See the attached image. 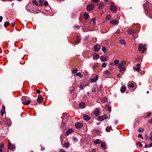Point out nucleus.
<instances>
[{
  "label": "nucleus",
  "mask_w": 152,
  "mask_h": 152,
  "mask_svg": "<svg viewBox=\"0 0 152 152\" xmlns=\"http://www.w3.org/2000/svg\"><path fill=\"white\" fill-rule=\"evenodd\" d=\"M8 147L9 149L12 150H13L15 148V146L11 143L10 142H9L8 143Z\"/></svg>",
  "instance_id": "obj_1"
},
{
  "label": "nucleus",
  "mask_w": 152,
  "mask_h": 152,
  "mask_svg": "<svg viewBox=\"0 0 152 152\" xmlns=\"http://www.w3.org/2000/svg\"><path fill=\"white\" fill-rule=\"evenodd\" d=\"M108 117L106 115H103L99 116L98 118V120L99 121H102L105 119H107Z\"/></svg>",
  "instance_id": "obj_2"
},
{
  "label": "nucleus",
  "mask_w": 152,
  "mask_h": 152,
  "mask_svg": "<svg viewBox=\"0 0 152 152\" xmlns=\"http://www.w3.org/2000/svg\"><path fill=\"white\" fill-rule=\"evenodd\" d=\"M94 7V4H89L87 7V9L88 10L90 11L93 9Z\"/></svg>",
  "instance_id": "obj_3"
},
{
  "label": "nucleus",
  "mask_w": 152,
  "mask_h": 152,
  "mask_svg": "<svg viewBox=\"0 0 152 152\" xmlns=\"http://www.w3.org/2000/svg\"><path fill=\"white\" fill-rule=\"evenodd\" d=\"M126 64V62L125 61H122L121 63L119 64L118 66V68H120L121 67H125L124 66Z\"/></svg>",
  "instance_id": "obj_4"
},
{
  "label": "nucleus",
  "mask_w": 152,
  "mask_h": 152,
  "mask_svg": "<svg viewBox=\"0 0 152 152\" xmlns=\"http://www.w3.org/2000/svg\"><path fill=\"white\" fill-rule=\"evenodd\" d=\"M75 126L77 129L81 128L83 126V124L80 122L76 123L75 124Z\"/></svg>",
  "instance_id": "obj_5"
},
{
  "label": "nucleus",
  "mask_w": 152,
  "mask_h": 152,
  "mask_svg": "<svg viewBox=\"0 0 152 152\" xmlns=\"http://www.w3.org/2000/svg\"><path fill=\"white\" fill-rule=\"evenodd\" d=\"M127 32L129 34H134L136 32V31L133 29H129L128 30Z\"/></svg>",
  "instance_id": "obj_6"
},
{
  "label": "nucleus",
  "mask_w": 152,
  "mask_h": 152,
  "mask_svg": "<svg viewBox=\"0 0 152 152\" xmlns=\"http://www.w3.org/2000/svg\"><path fill=\"white\" fill-rule=\"evenodd\" d=\"M100 48V46L99 44H96L94 48V50L96 52H97L99 51Z\"/></svg>",
  "instance_id": "obj_7"
},
{
  "label": "nucleus",
  "mask_w": 152,
  "mask_h": 152,
  "mask_svg": "<svg viewBox=\"0 0 152 152\" xmlns=\"http://www.w3.org/2000/svg\"><path fill=\"white\" fill-rule=\"evenodd\" d=\"M5 107L4 105H3L2 109L1 111V116H3L4 113Z\"/></svg>",
  "instance_id": "obj_8"
},
{
  "label": "nucleus",
  "mask_w": 152,
  "mask_h": 152,
  "mask_svg": "<svg viewBox=\"0 0 152 152\" xmlns=\"http://www.w3.org/2000/svg\"><path fill=\"white\" fill-rule=\"evenodd\" d=\"M110 9L113 12H115L116 10V7L112 5L110 6Z\"/></svg>",
  "instance_id": "obj_9"
},
{
  "label": "nucleus",
  "mask_w": 152,
  "mask_h": 152,
  "mask_svg": "<svg viewBox=\"0 0 152 152\" xmlns=\"http://www.w3.org/2000/svg\"><path fill=\"white\" fill-rule=\"evenodd\" d=\"M94 113L96 116H98L99 113V110L97 108H96L94 111Z\"/></svg>",
  "instance_id": "obj_10"
},
{
  "label": "nucleus",
  "mask_w": 152,
  "mask_h": 152,
  "mask_svg": "<svg viewBox=\"0 0 152 152\" xmlns=\"http://www.w3.org/2000/svg\"><path fill=\"white\" fill-rule=\"evenodd\" d=\"M85 103L84 102H81L79 105V106L80 108H84L85 107Z\"/></svg>",
  "instance_id": "obj_11"
},
{
  "label": "nucleus",
  "mask_w": 152,
  "mask_h": 152,
  "mask_svg": "<svg viewBox=\"0 0 152 152\" xmlns=\"http://www.w3.org/2000/svg\"><path fill=\"white\" fill-rule=\"evenodd\" d=\"M98 78V77L97 75H96L95 77L94 78H91V81L93 82L94 83L96 82Z\"/></svg>",
  "instance_id": "obj_12"
},
{
  "label": "nucleus",
  "mask_w": 152,
  "mask_h": 152,
  "mask_svg": "<svg viewBox=\"0 0 152 152\" xmlns=\"http://www.w3.org/2000/svg\"><path fill=\"white\" fill-rule=\"evenodd\" d=\"M83 118L86 121H88L90 119V117L86 114L83 115Z\"/></svg>",
  "instance_id": "obj_13"
},
{
  "label": "nucleus",
  "mask_w": 152,
  "mask_h": 152,
  "mask_svg": "<svg viewBox=\"0 0 152 152\" xmlns=\"http://www.w3.org/2000/svg\"><path fill=\"white\" fill-rule=\"evenodd\" d=\"M99 58V55L96 54V53H95L93 55V58L94 60H97L98 58Z\"/></svg>",
  "instance_id": "obj_14"
},
{
  "label": "nucleus",
  "mask_w": 152,
  "mask_h": 152,
  "mask_svg": "<svg viewBox=\"0 0 152 152\" xmlns=\"http://www.w3.org/2000/svg\"><path fill=\"white\" fill-rule=\"evenodd\" d=\"M73 132V130L72 129H68L66 132V135H67L70 134Z\"/></svg>",
  "instance_id": "obj_15"
},
{
  "label": "nucleus",
  "mask_w": 152,
  "mask_h": 152,
  "mask_svg": "<svg viewBox=\"0 0 152 152\" xmlns=\"http://www.w3.org/2000/svg\"><path fill=\"white\" fill-rule=\"evenodd\" d=\"M43 99L42 96H40L37 98V101L39 103H41Z\"/></svg>",
  "instance_id": "obj_16"
},
{
  "label": "nucleus",
  "mask_w": 152,
  "mask_h": 152,
  "mask_svg": "<svg viewBox=\"0 0 152 152\" xmlns=\"http://www.w3.org/2000/svg\"><path fill=\"white\" fill-rule=\"evenodd\" d=\"M126 90V87L124 86H122L121 88V93L124 92Z\"/></svg>",
  "instance_id": "obj_17"
},
{
  "label": "nucleus",
  "mask_w": 152,
  "mask_h": 152,
  "mask_svg": "<svg viewBox=\"0 0 152 152\" xmlns=\"http://www.w3.org/2000/svg\"><path fill=\"white\" fill-rule=\"evenodd\" d=\"M100 59L102 61H106L107 59V58L106 57H105L103 56H101L100 57Z\"/></svg>",
  "instance_id": "obj_18"
},
{
  "label": "nucleus",
  "mask_w": 152,
  "mask_h": 152,
  "mask_svg": "<svg viewBox=\"0 0 152 152\" xmlns=\"http://www.w3.org/2000/svg\"><path fill=\"white\" fill-rule=\"evenodd\" d=\"M30 102L31 101L30 100H28L26 102H23V101L22 102V103L23 104L25 105H29L30 104Z\"/></svg>",
  "instance_id": "obj_19"
},
{
  "label": "nucleus",
  "mask_w": 152,
  "mask_h": 152,
  "mask_svg": "<svg viewBox=\"0 0 152 152\" xmlns=\"http://www.w3.org/2000/svg\"><path fill=\"white\" fill-rule=\"evenodd\" d=\"M110 23L111 24H117L118 23V22L115 20H112L110 21Z\"/></svg>",
  "instance_id": "obj_20"
},
{
  "label": "nucleus",
  "mask_w": 152,
  "mask_h": 152,
  "mask_svg": "<svg viewBox=\"0 0 152 152\" xmlns=\"http://www.w3.org/2000/svg\"><path fill=\"white\" fill-rule=\"evenodd\" d=\"M98 6L99 9H101L104 6V5L102 3H99L98 4Z\"/></svg>",
  "instance_id": "obj_21"
},
{
  "label": "nucleus",
  "mask_w": 152,
  "mask_h": 152,
  "mask_svg": "<svg viewBox=\"0 0 152 152\" xmlns=\"http://www.w3.org/2000/svg\"><path fill=\"white\" fill-rule=\"evenodd\" d=\"M84 18L85 20H87L88 17V14L86 13H85L84 14Z\"/></svg>",
  "instance_id": "obj_22"
},
{
  "label": "nucleus",
  "mask_w": 152,
  "mask_h": 152,
  "mask_svg": "<svg viewBox=\"0 0 152 152\" xmlns=\"http://www.w3.org/2000/svg\"><path fill=\"white\" fill-rule=\"evenodd\" d=\"M80 39L79 37L78 36H77L76 38V40L75 41V42L76 43L78 44L79 43L80 41Z\"/></svg>",
  "instance_id": "obj_23"
},
{
  "label": "nucleus",
  "mask_w": 152,
  "mask_h": 152,
  "mask_svg": "<svg viewBox=\"0 0 152 152\" xmlns=\"http://www.w3.org/2000/svg\"><path fill=\"white\" fill-rule=\"evenodd\" d=\"M101 142V141L99 139H97L94 142V143L95 144H97L100 143Z\"/></svg>",
  "instance_id": "obj_24"
},
{
  "label": "nucleus",
  "mask_w": 152,
  "mask_h": 152,
  "mask_svg": "<svg viewBox=\"0 0 152 152\" xmlns=\"http://www.w3.org/2000/svg\"><path fill=\"white\" fill-rule=\"evenodd\" d=\"M6 122L8 125L10 126L11 125V122L10 119H7L6 120Z\"/></svg>",
  "instance_id": "obj_25"
},
{
  "label": "nucleus",
  "mask_w": 152,
  "mask_h": 152,
  "mask_svg": "<svg viewBox=\"0 0 152 152\" xmlns=\"http://www.w3.org/2000/svg\"><path fill=\"white\" fill-rule=\"evenodd\" d=\"M32 3L35 5H36L37 6H39L38 3L37 1L36 0H32Z\"/></svg>",
  "instance_id": "obj_26"
},
{
  "label": "nucleus",
  "mask_w": 152,
  "mask_h": 152,
  "mask_svg": "<svg viewBox=\"0 0 152 152\" xmlns=\"http://www.w3.org/2000/svg\"><path fill=\"white\" fill-rule=\"evenodd\" d=\"M76 76H79L81 78H82L83 77V75L81 74V73L80 72H78L76 73Z\"/></svg>",
  "instance_id": "obj_27"
},
{
  "label": "nucleus",
  "mask_w": 152,
  "mask_h": 152,
  "mask_svg": "<svg viewBox=\"0 0 152 152\" xmlns=\"http://www.w3.org/2000/svg\"><path fill=\"white\" fill-rule=\"evenodd\" d=\"M119 42L122 45H125L126 44L125 41L123 39L120 40Z\"/></svg>",
  "instance_id": "obj_28"
},
{
  "label": "nucleus",
  "mask_w": 152,
  "mask_h": 152,
  "mask_svg": "<svg viewBox=\"0 0 152 152\" xmlns=\"http://www.w3.org/2000/svg\"><path fill=\"white\" fill-rule=\"evenodd\" d=\"M44 1L42 0H39V3L40 5L39 6H42L44 5V4H43Z\"/></svg>",
  "instance_id": "obj_29"
},
{
  "label": "nucleus",
  "mask_w": 152,
  "mask_h": 152,
  "mask_svg": "<svg viewBox=\"0 0 152 152\" xmlns=\"http://www.w3.org/2000/svg\"><path fill=\"white\" fill-rule=\"evenodd\" d=\"M101 146L103 148H105V143L104 142H102L101 144Z\"/></svg>",
  "instance_id": "obj_30"
},
{
  "label": "nucleus",
  "mask_w": 152,
  "mask_h": 152,
  "mask_svg": "<svg viewBox=\"0 0 152 152\" xmlns=\"http://www.w3.org/2000/svg\"><path fill=\"white\" fill-rule=\"evenodd\" d=\"M143 48V46L141 45H140L139 46V51H141L142 49Z\"/></svg>",
  "instance_id": "obj_31"
},
{
  "label": "nucleus",
  "mask_w": 152,
  "mask_h": 152,
  "mask_svg": "<svg viewBox=\"0 0 152 152\" xmlns=\"http://www.w3.org/2000/svg\"><path fill=\"white\" fill-rule=\"evenodd\" d=\"M111 16L110 15H107V16L106 17V19L109 20L111 19Z\"/></svg>",
  "instance_id": "obj_32"
},
{
  "label": "nucleus",
  "mask_w": 152,
  "mask_h": 152,
  "mask_svg": "<svg viewBox=\"0 0 152 152\" xmlns=\"http://www.w3.org/2000/svg\"><path fill=\"white\" fill-rule=\"evenodd\" d=\"M133 69L137 72H139L140 70V69L139 67H134Z\"/></svg>",
  "instance_id": "obj_33"
},
{
  "label": "nucleus",
  "mask_w": 152,
  "mask_h": 152,
  "mask_svg": "<svg viewBox=\"0 0 152 152\" xmlns=\"http://www.w3.org/2000/svg\"><path fill=\"white\" fill-rule=\"evenodd\" d=\"M10 24V23L7 22H5L4 24V27H6Z\"/></svg>",
  "instance_id": "obj_34"
},
{
  "label": "nucleus",
  "mask_w": 152,
  "mask_h": 152,
  "mask_svg": "<svg viewBox=\"0 0 152 152\" xmlns=\"http://www.w3.org/2000/svg\"><path fill=\"white\" fill-rule=\"evenodd\" d=\"M64 146L66 148H68L69 145V144L68 143H65L64 144Z\"/></svg>",
  "instance_id": "obj_35"
},
{
  "label": "nucleus",
  "mask_w": 152,
  "mask_h": 152,
  "mask_svg": "<svg viewBox=\"0 0 152 152\" xmlns=\"http://www.w3.org/2000/svg\"><path fill=\"white\" fill-rule=\"evenodd\" d=\"M102 51L104 52H106L107 50L106 49V48L104 47H103L102 49Z\"/></svg>",
  "instance_id": "obj_36"
},
{
  "label": "nucleus",
  "mask_w": 152,
  "mask_h": 152,
  "mask_svg": "<svg viewBox=\"0 0 152 152\" xmlns=\"http://www.w3.org/2000/svg\"><path fill=\"white\" fill-rule=\"evenodd\" d=\"M114 64L117 65L119 63V61L118 60H114Z\"/></svg>",
  "instance_id": "obj_37"
},
{
  "label": "nucleus",
  "mask_w": 152,
  "mask_h": 152,
  "mask_svg": "<svg viewBox=\"0 0 152 152\" xmlns=\"http://www.w3.org/2000/svg\"><path fill=\"white\" fill-rule=\"evenodd\" d=\"M144 131L143 129L140 128L138 130V132H142Z\"/></svg>",
  "instance_id": "obj_38"
},
{
  "label": "nucleus",
  "mask_w": 152,
  "mask_h": 152,
  "mask_svg": "<svg viewBox=\"0 0 152 152\" xmlns=\"http://www.w3.org/2000/svg\"><path fill=\"white\" fill-rule=\"evenodd\" d=\"M120 69L119 72H121L122 71H124L125 69V67H121L120 68H119Z\"/></svg>",
  "instance_id": "obj_39"
},
{
  "label": "nucleus",
  "mask_w": 152,
  "mask_h": 152,
  "mask_svg": "<svg viewBox=\"0 0 152 152\" xmlns=\"http://www.w3.org/2000/svg\"><path fill=\"white\" fill-rule=\"evenodd\" d=\"M111 128V127L110 126V127H107L106 128V131L107 132H109L110 131V129Z\"/></svg>",
  "instance_id": "obj_40"
},
{
  "label": "nucleus",
  "mask_w": 152,
  "mask_h": 152,
  "mask_svg": "<svg viewBox=\"0 0 152 152\" xmlns=\"http://www.w3.org/2000/svg\"><path fill=\"white\" fill-rule=\"evenodd\" d=\"M78 71L77 69H75L72 70V73L73 74L75 73Z\"/></svg>",
  "instance_id": "obj_41"
},
{
  "label": "nucleus",
  "mask_w": 152,
  "mask_h": 152,
  "mask_svg": "<svg viewBox=\"0 0 152 152\" xmlns=\"http://www.w3.org/2000/svg\"><path fill=\"white\" fill-rule=\"evenodd\" d=\"M128 87L131 88H133L134 87V84L132 83L128 86Z\"/></svg>",
  "instance_id": "obj_42"
},
{
  "label": "nucleus",
  "mask_w": 152,
  "mask_h": 152,
  "mask_svg": "<svg viewBox=\"0 0 152 152\" xmlns=\"http://www.w3.org/2000/svg\"><path fill=\"white\" fill-rule=\"evenodd\" d=\"M151 115V113H150V112H148L147 113V115L146 116H145V118H147V117H149Z\"/></svg>",
  "instance_id": "obj_43"
},
{
  "label": "nucleus",
  "mask_w": 152,
  "mask_h": 152,
  "mask_svg": "<svg viewBox=\"0 0 152 152\" xmlns=\"http://www.w3.org/2000/svg\"><path fill=\"white\" fill-rule=\"evenodd\" d=\"M136 144L137 145H139L140 147H142V146L141 143L140 142H137L136 143Z\"/></svg>",
  "instance_id": "obj_44"
},
{
  "label": "nucleus",
  "mask_w": 152,
  "mask_h": 152,
  "mask_svg": "<svg viewBox=\"0 0 152 152\" xmlns=\"http://www.w3.org/2000/svg\"><path fill=\"white\" fill-rule=\"evenodd\" d=\"M106 66V63H103L102 64V66L103 67H105Z\"/></svg>",
  "instance_id": "obj_45"
},
{
  "label": "nucleus",
  "mask_w": 152,
  "mask_h": 152,
  "mask_svg": "<svg viewBox=\"0 0 152 152\" xmlns=\"http://www.w3.org/2000/svg\"><path fill=\"white\" fill-rule=\"evenodd\" d=\"M43 4L44 5L46 6L48 4V3L47 1H46L44 2V4Z\"/></svg>",
  "instance_id": "obj_46"
},
{
  "label": "nucleus",
  "mask_w": 152,
  "mask_h": 152,
  "mask_svg": "<svg viewBox=\"0 0 152 152\" xmlns=\"http://www.w3.org/2000/svg\"><path fill=\"white\" fill-rule=\"evenodd\" d=\"M138 137H140L142 139H143V138L142 136V134H139L138 136Z\"/></svg>",
  "instance_id": "obj_47"
},
{
  "label": "nucleus",
  "mask_w": 152,
  "mask_h": 152,
  "mask_svg": "<svg viewBox=\"0 0 152 152\" xmlns=\"http://www.w3.org/2000/svg\"><path fill=\"white\" fill-rule=\"evenodd\" d=\"M105 73L106 74H107V75H109L110 74V73L107 70H106L105 71Z\"/></svg>",
  "instance_id": "obj_48"
},
{
  "label": "nucleus",
  "mask_w": 152,
  "mask_h": 152,
  "mask_svg": "<svg viewBox=\"0 0 152 152\" xmlns=\"http://www.w3.org/2000/svg\"><path fill=\"white\" fill-rule=\"evenodd\" d=\"M73 139L75 142H76L77 141V138L75 137H73Z\"/></svg>",
  "instance_id": "obj_49"
},
{
  "label": "nucleus",
  "mask_w": 152,
  "mask_h": 152,
  "mask_svg": "<svg viewBox=\"0 0 152 152\" xmlns=\"http://www.w3.org/2000/svg\"><path fill=\"white\" fill-rule=\"evenodd\" d=\"M79 87L80 88L82 89H83L84 88V87L82 85H80L79 86Z\"/></svg>",
  "instance_id": "obj_50"
},
{
  "label": "nucleus",
  "mask_w": 152,
  "mask_h": 152,
  "mask_svg": "<svg viewBox=\"0 0 152 152\" xmlns=\"http://www.w3.org/2000/svg\"><path fill=\"white\" fill-rule=\"evenodd\" d=\"M92 1L94 2L97 3L98 2L99 0H91Z\"/></svg>",
  "instance_id": "obj_51"
},
{
  "label": "nucleus",
  "mask_w": 152,
  "mask_h": 152,
  "mask_svg": "<svg viewBox=\"0 0 152 152\" xmlns=\"http://www.w3.org/2000/svg\"><path fill=\"white\" fill-rule=\"evenodd\" d=\"M0 147L1 148H3L4 147V145L3 143H1L0 144Z\"/></svg>",
  "instance_id": "obj_52"
},
{
  "label": "nucleus",
  "mask_w": 152,
  "mask_h": 152,
  "mask_svg": "<svg viewBox=\"0 0 152 152\" xmlns=\"http://www.w3.org/2000/svg\"><path fill=\"white\" fill-rule=\"evenodd\" d=\"M108 110L109 111V112H110L111 111V107H109L108 108Z\"/></svg>",
  "instance_id": "obj_53"
},
{
  "label": "nucleus",
  "mask_w": 152,
  "mask_h": 152,
  "mask_svg": "<svg viewBox=\"0 0 152 152\" xmlns=\"http://www.w3.org/2000/svg\"><path fill=\"white\" fill-rule=\"evenodd\" d=\"M117 76L118 77H121V75L120 74H119L117 75Z\"/></svg>",
  "instance_id": "obj_54"
},
{
  "label": "nucleus",
  "mask_w": 152,
  "mask_h": 152,
  "mask_svg": "<svg viewBox=\"0 0 152 152\" xmlns=\"http://www.w3.org/2000/svg\"><path fill=\"white\" fill-rule=\"evenodd\" d=\"M148 122L149 123L152 124V118L150 120L148 121Z\"/></svg>",
  "instance_id": "obj_55"
},
{
  "label": "nucleus",
  "mask_w": 152,
  "mask_h": 152,
  "mask_svg": "<svg viewBox=\"0 0 152 152\" xmlns=\"http://www.w3.org/2000/svg\"><path fill=\"white\" fill-rule=\"evenodd\" d=\"M11 26H13L15 25V22L12 23H11Z\"/></svg>",
  "instance_id": "obj_56"
},
{
  "label": "nucleus",
  "mask_w": 152,
  "mask_h": 152,
  "mask_svg": "<svg viewBox=\"0 0 152 152\" xmlns=\"http://www.w3.org/2000/svg\"><path fill=\"white\" fill-rule=\"evenodd\" d=\"M148 146H149V147H152V142H151L149 145H148Z\"/></svg>",
  "instance_id": "obj_57"
},
{
  "label": "nucleus",
  "mask_w": 152,
  "mask_h": 152,
  "mask_svg": "<svg viewBox=\"0 0 152 152\" xmlns=\"http://www.w3.org/2000/svg\"><path fill=\"white\" fill-rule=\"evenodd\" d=\"M2 19L3 17L1 16H0V23L2 21Z\"/></svg>",
  "instance_id": "obj_58"
},
{
  "label": "nucleus",
  "mask_w": 152,
  "mask_h": 152,
  "mask_svg": "<svg viewBox=\"0 0 152 152\" xmlns=\"http://www.w3.org/2000/svg\"><path fill=\"white\" fill-rule=\"evenodd\" d=\"M37 93L38 94H39L40 93V90H37Z\"/></svg>",
  "instance_id": "obj_59"
},
{
  "label": "nucleus",
  "mask_w": 152,
  "mask_h": 152,
  "mask_svg": "<svg viewBox=\"0 0 152 152\" xmlns=\"http://www.w3.org/2000/svg\"><path fill=\"white\" fill-rule=\"evenodd\" d=\"M91 20L94 22L96 20V19L94 18H92L91 19Z\"/></svg>",
  "instance_id": "obj_60"
},
{
  "label": "nucleus",
  "mask_w": 152,
  "mask_h": 152,
  "mask_svg": "<svg viewBox=\"0 0 152 152\" xmlns=\"http://www.w3.org/2000/svg\"><path fill=\"white\" fill-rule=\"evenodd\" d=\"M93 92H96V89L95 88H94L92 89V91Z\"/></svg>",
  "instance_id": "obj_61"
},
{
  "label": "nucleus",
  "mask_w": 152,
  "mask_h": 152,
  "mask_svg": "<svg viewBox=\"0 0 152 152\" xmlns=\"http://www.w3.org/2000/svg\"><path fill=\"white\" fill-rule=\"evenodd\" d=\"M42 147V148L41 149V151H42L44 150H45V148L44 147H42V146H41Z\"/></svg>",
  "instance_id": "obj_62"
},
{
  "label": "nucleus",
  "mask_w": 152,
  "mask_h": 152,
  "mask_svg": "<svg viewBox=\"0 0 152 152\" xmlns=\"http://www.w3.org/2000/svg\"><path fill=\"white\" fill-rule=\"evenodd\" d=\"M109 64L110 65L113 66L114 65L113 63L112 62H110L109 63Z\"/></svg>",
  "instance_id": "obj_63"
},
{
  "label": "nucleus",
  "mask_w": 152,
  "mask_h": 152,
  "mask_svg": "<svg viewBox=\"0 0 152 152\" xmlns=\"http://www.w3.org/2000/svg\"><path fill=\"white\" fill-rule=\"evenodd\" d=\"M60 152H65V151L64 150H61L60 151Z\"/></svg>",
  "instance_id": "obj_64"
}]
</instances>
